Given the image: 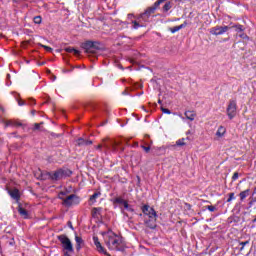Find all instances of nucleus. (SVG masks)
I'll return each mask as SVG.
<instances>
[{"label": "nucleus", "mask_w": 256, "mask_h": 256, "mask_svg": "<svg viewBox=\"0 0 256 256\" xmlns=\"http://www.w3.org/2000/svg\"><path fill=\"white\" fill-rule=\"evenodd\" d=\"M176 145H177L178 147H183V146H185V145H186V143H185V138L179 139V140L176 142Z\"/></svg>", "instance_id": "nucleus-27"}, {"label": "nucleus", "mask_w": 256, "mask_h": 256, "mask_svg": "<svg viewBox=\"0 0 256 256\" xmlns=\"http://www.w3.org/2000/svg\"><path fill=\"white\" fill-rule=\"evenodd\" d=\"M18 212L21 215V217H23L24 219H28L29 218V212H27L25 210V208L19 207Z\"/></svg>", "instance_id": "nucleus-18"}, {"label": "nucleus", "mask_w": 256, "mask_h": 256, "mask_svg": "<svg viewBox=\"0 0 256 256\" xmlns=\"http://www.w3.org/2000/svg\"><path fill=\"white\" fill-rule=\"evenodd\" d=\"M65 255H66V256H71V255H69L68 253H66Z\"/></svg>", "instance_id": "nucleus-46"}, {"label": "nucleus", "mask_w": 256, "mask_h": 256, "mask_svg": "<svg viewBox=\"0 0 256 256\" xmlns=\"http://www.w3.org/2000/svg\"><path fill=\"white\" fill-rule=\"evenodd\" d=\"M127 202V200L121 198V197H116L113 201L114 204L117 205H124Z\"/></svg>", "instance_id": "nucleus-22"}, {"label": "nucleus", "mask_w": 256, "mask_h": 256, "mask_svg": "<svg viewBox=\"0 0 256 256\" xmlns=\"http://www.w3.org/2000/svg\"><path fill=\"white\" fill-rule=\"evenodd\" d=\"M187 27V22H184L183 24L179 26H175L173 28H170L171 33H177V31H181V29H185Z\"/></svg>", "instance_id": "nucleus-17"}, {"label": "nucleus", "mask_w": 256, "mask_h": 256, "mask_svg": "<svg viewBox=\"0 0 256 256\" xmlns=\"http://www.w3.org/2000/svg\"><path fill=\"white\" fill-rule=\"evenodd\" d=\"M161 111L166 113L167 115H171V110H169L167 108H161Z\"/></svg>", "instance_id": "nucleus-35"}, {"label": "nucleus", "mask_w": 256, "mask_h": 256, "mask_svg": "<svg viewBox=\"0 0 256 256\" xmlns=\"http://www.w3.org/2000/svg\"><path fill=\"white\" fill-rule=\"evenodd\" d=\"M239 179V172H235L232 176V181H237Z\"/></svg>", "instance_id": "nucleus-32"}, {"label": "nucleus", "mask_w": 256, "mask_h": 256, "mask_svg": "<svg viewBox=\"0 0 256 256\" xmlns=\"http://www.w3.org/2000/svg\"><path fill=\"white\" fill-rule=\"evenodd\" d=\"M123 207H124V209H126L130 213H134L135 212V209H133V206L129 205V203L127 201L124 202Z\"/></svg>", "instance_id": "nucleus-23"}, {"label": "nucleus", "mask_w": 256, "mask_h": 256, "mask_svg": "<svg viewBox=\"0 0 256 256\" xmlns=\"http://www.w3.org/2000/svg\"><path fill=\"white\" fill-rule=\"evenodd\" d=\"M121 145H123L122 140L104 139L103 144L97 145L96 149L101 150L104 147L106 151H112L113 153H117V147H121Z\"/></svg>", "instance_id": "nucleus-3"}, {"label": "nucleus", "mask_w": 256, "mask_h": 256, "mask_svg": "<svg viewBox=\"0 0 256 256\" xmlns=\"http://www.w3.org/2000/svg\"><path fill=\"white\" fill-rule=\"evenodd\" d=\"M226 113L229 119H234V117L237 115V101L230 100L228 107L226 109Z\"/></svg>", "instance_id": "nucleus-7"}, {"label": "nucleus", "mask_w": 256, "mask_h": 256, "mask_svg": "<svg viewBox=\"0 0 256 256\" xmlns=\"http://www.w3.org/2000/svg\"><path fill=\"white\" fill-rule=\"evenodd\" d=\"M70 228H71V229H73V226H72V225H70Z\"/></svg>", "instance_id": "nucleus-48"}, {"label": "nucleus", "mask_w": 256, "mask_h": 256, "mask_svg": "<svg viewBox=\"0 0 256 256\" xmlns=\"http://www.w3.org/2000/svg\"><path fill=\"white\" fill-rule=\"evenodd\" d=\"M208 211H210L211 213L215 212L217 210V208L215 206H207Z\"/></svg>", "instance_id": "nucleus-33"}, {"label": "nucleus", "mask_w": 256, "mask_h": 256, "mask_svg": "<svg viewBox=\"0 0 256 256\" xmlns=\"http://www.w3.org/2000/svg\"><path fill=\"white\" fill-rule=\"evenodd\" d=\"M175 1H183V0H175Z\"/></svg>", "instance_id": "nucleus-49"}, {"label": "nucleus", "mask_w": 256, "mask_h": 256, "mask_svg": "<svg viewBox=\"0 0 256 256\" xmlns=\"http://www.w3.org/2000/svg\"><path fill=\"white\" fill-rule=\"evenodd\" d=\"M41 21H42L41 16H35V17H34V23H35L36 25H41Z\"/></svg>", "instance_id": "nucleus-29"}, {"label": "nucleus", "mask_w": 256, "mask_h": 256, "mask_svg": "<svg viewBox=\"0 0 256 256\" xmlns=\"http://www.w3.org/2000/svg\"><path fill=\"white\" fill-rule=\"evenodd\" d=\"M240 245L242 246L240 248V251H243L245 249V245H249V240L244 241V242H240Z\"/></svg>", "instance_id": "nucleus-31"}, {"label": "nucleus", "mask_w": 256, "mask_h": 256, "mask_svg": "<svg viewBox=\"0 0 256 256\" xmlns=\"http://www.w3.org/2000/svg\"><path fill=\"white\" fill-rule=\"evenodd\" d=\"M10 197H12V199H15L16 201H19L20 199V194H19V190L17 189H12L9 191Z\"/></svg>", "instance_id": "nucleus-14"}, {"label": "nucleus", "mask_w": 256, "mask_h": 256, "mask_svg": "<svg viewBox=\"0 0 256 256\" xmlns=\"http://www.w3.org/2000/svg\"><path fill=\"white\" fill-rule=\"evenodd\" d=\"M47 175L52 181H59L65 177V172L62 169H59L55 172H48Z\"/></svg>", "instance_id": "nucleus-9"}, {"label": "nucleus", "mask_w": 256, "mask_h": 256, "mask_svg": "<svg viewBox=\"0 0 256 256\" xmlns=\"http://www.w3.org/2000/svg\"><path fill=\"white\" fill-rule=\"evenodd\" d=\"M75 241H76V249L77 251L81 250V247H83V238H81L80 236H75Z\"/></svg>", "instance_id": "nucleus-16"}, {"label": "nucleus", "mask_w": 256, "mask_h": 256, "mask_svg": "<svg viewBox=\"0 0 256 256\" xmlns=\"http://www.w3.org/2000/svg\"><path fill=\"white\" fill-rule=\"evenodd\" d=\"M64 195L65 193L63 192L59 193V199L63 200V205H65V207H71L72 205H79V203L81 202V199L75 194H71L66 197H64Z\"/></svg>", "instance_id": "nucleus-4"}, {"label": "nucleus", "mask_w": 256, "mask_h": 256, "mask_svg": "<svg viewBox=\"0 0 256 256\" xmlns=\"http://www.w3.org/2000/svg\"><path fill=\"white\" fill-rule=\"evenodd\" d=\"M253 222H254V223L256 222V217L254 218Z\"/></svg>", "instance_id": "nucleus-45"}, {"label": "nucleus", "mask_w": 256, "mask_h": 256, "mask_svg": "<svg viewBox=\"0 0 256 256\" xmlns=\"http://www.w3.org/2000/svg\"><path fill=\"white\" fill-rule=\"evenodd\" d=\"M226 132H227V129H225V127H223V126H220L216 132V136L223 137Z\"/></svg>", "instance_id": "nucleus-19"}, {"label": "nucleus", "mask_w": 256, "mask_h": 256, "mask_svg": "<svg viewBox=\"0 0 256 256\" xmlns=\"http://www.w3.org/2000/svg\"><path fill=\"white\" fill-rule=\"evenodd\" d=\"M98 197H101V192H95L92 196H90V201L95 203V200L98 199Z\"/></svg>", "instance_id": "nucleus-25"}, {"label": "nucleus", "mask_w": 256, "mask_h": 256, "mask_svg": "<svg viewBox=\"0 0 256 256\" xmlns=\"http://www.w3.org/2000/svg\"><path fill=\"white\" fill-rule=\"evenodd\" d=\"M21 122H15L13 120H7L5 122V127H21Z\"/></svg>", "instance_id": "nucleus-15"}, {"label": "nucleus", "mask_w": 256, "mask_h": 256, "mask_svg": "<svg viewBox=\"0 0 256 256\" xmlns=\"http://www.w3.org/2000/svg\"><path fill=\"white\" fill-rule=\"evenodd\" d=\"M70 228H71V229H73V226H72V225H70Z\"/></svg>", "instance_id": "nucleus-47"}, {"label": "nucleus", "mask_w": 256, "mask_h": 256, "mask_svg": "<svg viewBox=\"0 0 256 256\" xmlns=\"http://www.w3.org/2000/svg\"><path fill=\"white\" fill-rule=\"evenodd\" d=\"M84 145H93V142L90 140H85Z\"/></svg>", "instance_id": "nucleus-40"}, {"label": "nucleus", "mask_w": 256, "mask_h": 256, "mask_svg": "<svg viewBox=\"0 0 256 256\" xmlns=\"http://www.w3.org/2000/svg\"><path fill=\"white\" fill-rule=\"evenodd\" d=\"M18 105L23 106V105H25V102L23 100H19Z\"/></svg>", "instance_id": "nucleus-41"}, {"label": "nucleus", "mask_w": 256, "mask_h": 256, "mask_svg": "<svg viewBox=\"0 0 256 256\" xmlns=\"http://www.w3.org/2000/svg\"><path fill=\"white\" fill-rule=\"evenodd\" d=\"M145 153H149L151 151V147L149 146H141Z\"/></svg>", "instance_id": "nucleus-34"}, {"label": "nucleus", "mask_w": 256, "mask_h": 256, "mask_svg": "<svg viewBox=\"0 0 256 256\" xmlns=\"http://www.w3.org/2000/svg\"><path fill=\"white\" fill-rule=\"evenodd\" d=\"M247 195H249V190L242 191V192L240 193V199H241V201H243L244 199H246V198H247Z\"/></svg>", "instance_id": "nucleus-26"}, {"label": "nucleus", "mask_w": 256, "mask_h": 256, "mask_svg": "<svg viewBox=\"0 0 256 256\" xmlns=\"http://www.w3.org/2000/svg\"><path fill=\"white\" fill-rule=\"evenodd\" d=\"M66 53H73L74 55H81V52L75 48L67 47L65 48Z\"/></svg>", "instance_id": "nucleus-21"}, {"label": "nucleus", "mask_w": 256, "mask_h": 256, "mask_svg": "<svg viewBox=\"0 0 256 256\" xmlns=\"http://www.w3.org/2000/svg\"><path fill=\"white\" fill-rule=\"evenodd\" d=\"M233 199H235V193H230L229 194V198L227 199V203H231L233 201Z\"/></svg>", "instance_id": "nucleus-30"}, {"label": "nucleus", "mask_w": 256, "mask_h": 256, "mask_svg": "<svg viewBox=\"0 0 256 256\" xmlns=\"http://www.w3.org/2000/svg\"><path fill=\"white\" fill-rule=\"evenodd\" d=\"M58 240L60 243H62V247L67 253H73V243H71V240L69 237L65 235L58 236Z\"/></svg>", "instance_id": "nucleus-6"}, {"label": "nucleus", "mask_w": 256, "mask_h": 256, "mask_svg": "<svg viewBox=\"0 0 256 256\" xmlns=\"http://www.w3.org/2000/svg\"><path fill=\"white\" fill-rule=\"evenodd\" d=\"M39 127H41V124H39V123L34 124V130L35 131L39 130Z\"/></svg>", "instance_id": "nucleus-38"}, {"label": "nucleus", "mask_w": 256, "mask_h": 256, "mask_svg": "<svg viewBox=\"0 0 256 256\" xmlns=\"http://www.w3.org/2000/svg\"><path fill=\"white\" fill-rule=\"evenodd\" d=\"M78 145H85V140L83 138H80L77 140Z\"/></svg>", "instance_id": "nucleus-36"}, {"label": "nucleus", "mask_w": 256, "mask_h": 256, "mask_svg": "<svg viewBox=\"0 0 256 256\" xmlns=\"http://www.w3.org/2000/svg\"><path fill=\"white\" fill-rule=\"evenodd\" d=\"M128 19L132 22L133 19H135V15H133V14H128Z\"/></svg>", "instance_id": "nucleus-39"}, {"label": "nucleus", "mask_w": 256, "mask_h": 256, "mask_svg": "<svg viewBox=\"0 0 256 256\" xmlns=\"http://www.w3.org/2000/svg\"><path fill=\"white\" fill-rule=\"evenodd\" d=\"M141 19H143V17H138L136 20H132L131 24H132V28L133 29H139V27H144V24L141 22Z\"/></svg>", "instance_id": "nucleus-12"}, {"label": "nucleus", "mask_w": 256, "mask_h": 256, "mask_svg": "<svg viewBox=\"0 0 256 256\" xmlns=\"http://www.w3.org/2000/svg\"><path fill=\"white\" fill-rule=\"evenodd\" d=\"M139 217H143V214H139Z\"/></svg>", "instance_id": "nucleus-44"}, {"label": "nucleus", "mask_w": 256, "mask_h": 256, "mask_svg": "<svg viewBox=\"0 0 256 256\" xmlns=\"http://www.w3.org/2000/svg\"><path fill=\"white\" fill-rule=\"evenodd\" d=\"M235 28H236V31H243V25H236L235 26Z\"/></svg>", "instance_id": "nucleus-37"}, {"label": "nucleus", "mask_w": 256, "mask_h": 256, "mask_svg": "<svg viewBox=\"0 0 256 256\" xmlns=\"http://www.w3.org/2000/svg\"><path fill=\"white\" fill-rule=\"evenodd\" d=\"M82 48L85 50V53L95 55L99 51V42L86 41L82 44Z\"/></svg>", "instance_id": "nucleus-5"}, {"label": "nucleus", "mask_w": 256, "mask_h": 256, "mask_svg": "<svg viewBox=\"0 0 256 256\" xmlns=\"http://www.w3.org/2000/svg\"><path fill=\"white\" fill-rule=\"evenodd\" d=\"M30 105H35V100H33V99H30V103H29Z\"/></svg>", "instance_id": "nucleus-42"}, {"label": "nucleus", "mask_w": 256, "mask_h": 256, "mask_svg": "<svg viewBox=\"0 0 256 256\" xmlns=\"http://www.w3.org/2000/svg\"><path fill=\"white\" fill-rule=\"evenodd\" d=\"M186 119H188L189 121H195V117H197V114L195 113V111H186L184 113Z\"/></svg>", "instance_id": "nucleus-13"}, {"label": "nucleus", "mask_w": 256, "mask_h": 256, "mask_svg": "<svg viewBox=\"0 0 256 256\" xmlns=\"http://www.w3.org/2000/svg\"><path fill=\"white\" fill-rule=\"evenodd\" d=\"M40 47H42L43 49H45V51H47L48 53H52L53 52V48L40 44Z\"/></svg>", "instance_id": "nucleus-28"}, {"label": "nucleus", "mask_w": 256, "mask_h": 256, "mask_svg": "<svg viewBox=\"0 0 256 256\" xmlns=\"http://www.w3.org/2000/svg\"><path fill=\"white\" fill-rule=\"evenodd\" d=\"M104 241L110 251H123L125 247L121 236L115 234L113 231H108L104 234Z\"/></svg>", "instance_id": "nucleus-1"}, {"label": "nucleus", "mask_w": 256, "mask_h": 256, "mask_svg": "<svg viewBox=\"0 0 256 256\" xmlns=\"http://www.w3.org/2000/svg\"><path fill=\"white\" fill-rule=\"evenodd\" d=\"M99 215H101V208H93L92 209V217L94 219H99Z\"/></svg>", "instance_id": "nucleus-20"}, {"label": "nucleus", "mask_w": 256, "mask_h": 256, "mask_svg": "<svg viewBox=\"0 0 256 256\" xmlns=\"http://www.w3.org/2000/svg\"><path fill=\"white\" fill-rule=\"evenodd\" d=\"M172 7H173V4L171 2H166L162 9L164 13H167V11H169Z\"/></svg>", "instance_id": "nucleus-24"}, {"label": "nucleus", "mask_w": 256, "mask_h": 256, "mask_svg": "<svg viewBox=\"0 0 256 256\" xmlns=\"http://www.w3.org/2000/svg\"><path fill=\"white\" fill-rule=\"evenodd\" d=\"M143 215L148 217V220L145 221V225L149 229H155L157 227V212L149 205H144L141 208Z\"/></svg>", "instance_id": "nucleus-2"}, {"label": "nucleus", "mask_w": 256, "mask_h": 256, "mask_svg": "<svg viewBox=\"0 0 256 256\" xmlns=\"http://www.w3.org/2000/svg\"><path fill=\"white\" fill-rule=\"evenodd\" d=\"M229 31V26H216L210 29L211 35H223Z\"/></svg>", "instance_id": "nucleus-10"}, {"label": "nucleus", "mask_w": 256, "mask_h": 256, "mask_svg": "<svg viewBox=\"0 0 256 256\" xmlns=\"http://www.w3.org/2000/svg\"><path fill=\"white\" fill-rule=\"evenodd\" d=\"M94 245L99 253H103V255H107V250L102 247L101 242H99V238L97 236H93Z\"/></svg>", "instance_id": "nucleus-11"}, {"label": "nucleus", "mask_w": 256, "mask_h": 256, "mask_svg": "<svg viewBox=\"0 0 256 256\" xmlns=\"http://www.w3.org/2000/svg\"><path fill=\"white\" fill-rule=\"evenodd\" d=\"M167 0H157L152 7H149L146 9L145 13L141 14V17H151L155 11H157V8L161 3H165Z\"/></svg>", "instance_id": "nucleus-8"}, {"label": "nucleus", "mask_w": 256, "mask_h": 256, "mask_svg": "<svg viewBox=\"0 0 256 256\" xmlns=\"http://www.w3.org/2000/svg\"><path fill=\"white\" fill-rule=\"evenodd\" d=\"M120 151H125V148H123V147H120Z\"/></svg>", "instance_id": "nucleus-43"}]
</instances>
